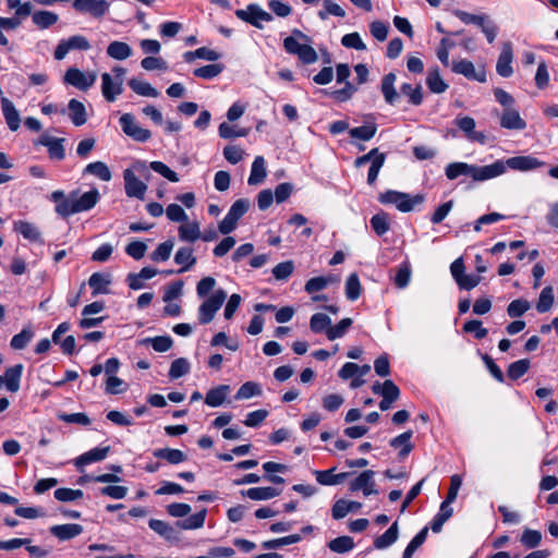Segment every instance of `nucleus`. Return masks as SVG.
Wrapping results in <instances>:
<instances>
[{
    "label": "nucleus",
    "instance_id": "obj_39",
    "mask_svg": "<svg viewBox=\"0 0 558 558\" xmlns=\"http://www.w3.org/2000/svg\"><path fill=\"white\" fill-rule=\"evenodd\" d=\"M335 469L326 470V471H314V475L316 481L320 485L331 486L340 484L348 475V473H339L333 474Z\"/></svg>",
    "mask_w": 558,
    "mask_h": 558
},
{
    "label": "nucleus",
    "instance_id": "obj_53",
    "mask_svg": "<svg viewBox=\"0 0 558 558\" xmlns=\"http://www.w3.org/2000/svg\"><path fill=\"white\" fill-rule=\"evenodd\" d=\"M530 365L531 363L527 359H522L511 363L507 371L508 377L513 380L521 378L523 375L526 374V372L530 368Z\"/></svg>",
    "mask_w": 558,
    "mask_h": 558
},
{
    "label": "nucleus",
    "instance_id": "obj_43",
    "mask_svg": "<svg viewBox=\"0 0 558 558\" xmlns=\"http://www.w3.org/2000/svg\"><path fill=\"white\" fill-rule=\"evenodd\" d=\"M426 85L429 88V90L435 94L445 93L448 88V84L445 83V81L440 76L438 69L429 71L426 78Z\"/></svg>",
    "mask_w": 558,
    "mask_h": 558
},
{
    "label": "nucleus",
    "instance_id": "obj_23",
    "mask_svg": "<svg viewBox=\"0 0 558 558\" xmlns=\"http://www.w3.org/2000/svg\"><path fill=\"white\" fill-rule=\"evenodd\" d=\"M13 229L15 232L20 233L24 239L31 242H43L41 233L38 227L32 222L25 220L14 221Z\"/></svg>",
    "mask_w": 558,
    "mask_h": 558
},
{
    "label": "nucleus",
    "instance_id": "obj_16",
    "mask_svg": "<svg viewBox=\"0 0 558 558\" xmlns=\"http://www.w3.org/2000/svg\"><path fill=\"white\" fill-rule=\"evenodd\" d=\"M374 475L375 472L372 470L363 471L354 481L351 482L350 490H362L364 496L377 494L378 492L375 489Z\"/></svg>",
    "mask_w": 558,
    "mask_h": 558
},
{
    "label": "nucleus",
    "instance_id": "obj_2",
    "mask_svg": "<svg viewBox=\"0 0 558 558\" xmlns=\"http://www.w3.org/2000/svg\"><path fill=\"white\" fill-rule=\"evenodd\" d=\"M505 173L504 165L495 161L487 166H475L462 161L448 163L445 174L449 180H456L461 175L471 177L475 182H483L497 178Z\"/></svg>",
    "mask_w": 558,
    "mask_h": 558
},
{
    "label": "nucleus",
    "instance_id": "obj_4",
    "mask_svg": "<svg viewBox=\"0 0 558 558\" xmlns=\"http://www.w3.org/2000/svg\"><path fill=\"white\" fill-rule=\"evenodd\" d=\"M311 43L310 36L294 28L292 34L283 39V48L289 54L296 56L303 64H313L318 60V54Z\"/></svg>",
    "mask_w": 558,
    "mask_h": 558
},
{
    "label": "nucleus",
    "instance_id": "obj_42",
    "mask_svg": "<svg viewBox=\"0 0 558 558\" xmlns=\"http://www.w3.org/2000/svg\"><path fill=\"white\" fill-rule=\"evenodd\" d=\"M398 539V524L395 522L383 535L374 541L377 549H385L391 546Z\"/></svg>",
    "mask_w": 558,
    "mask_h": 558
},
{
    "label": "nucleus",
    "instance_id": "obj_59",
    "mask_svg": "<svg viewBox=\"0 0 558 558\" xmlns=\"http://www.w3.org/2000/svg\"><path fill=\"white\" fill-rule=\"evenodd\" d=\"M174 243L172 240H168L159 244L156 250L151 253L150 258L154 262H166L170 258Z\"/></svg>",
    "mask_w": 558,
    "mask_h": 558
},
{
    "label": "nucleus",
    "instance_id": "obj_32",
    "mask_svg": "<svg viewBox=\"0 0 558 558\" xmlns=\"http://www.w3.org/2000/svg\"><path fill=\"white\" fill-rule=\"evenodd\" d=\"M207 509L203 508L201 511L179 521L177 526L181 530H198L205 524Z\"/></svg>",
    "mask_w": 558,
    "mask_h": 558
},
{
    "label": "nucleus",
    "instance_id": "obj_57",
    "mask_svg": "<svg viewBox=\"0 0 558 558\" xmlns=\"http://www.w3.org/2000/svg\"><path fill=\"white\" fill-rule=\"evenodd\" d=\"M53 495L54 498L61 502H70L83 498L84 493L81 489L62 487L57 488Z\"/></svg>",
    "mask_w": 558,
    "mask_h": 558
},
{
    "label": "nucleus",
    "instance_id": "obj_31",
    "mask_svg": "<svg viewBox=\"0 0 558 558\" xmlns=\"http://www.w3.org/2000/svg\"><path fill=\"white\" fill-rule=\"evenodd\" d=\"M396 80H397V76L392 72L386 74L381 80L380 89H381L383 96L385 98V101L389 105H393L399 97V95L395 88Z\"/></svg>",
    "mask_w": 558,
    "mask_h": 558
},
{
    "label": "nucleus",
    "instance_id": "obj_28",
    "mask_svg": "<svg viewBox=\"0 0 558 558\" xmlns=\"http://www.w3.org/2000/svg\"><path fill=\"white\" fill-rule=\"evenodd\" d=\"M111 282L112 277L108 272H94L88 279V284L94 294L108 293Z\"/></svg>",
    "mask_w": 558,
    "mask_h": 558
},
{
    "label": "nucleus",
    "instance_id": "obj_52",
    "mask_svg": "<svg viewBox=\"0 0 558 558\" xmlns=\"http://www.w3.org/2000/svg\"><path fill=\"white\" fill-rule=\"evenodd\" d=\"M34 337V331L31 327H25L21 332L13 336L10 345L14 350L24 349Z\"/></svg>",
    "mask_w": 558,
    "mask_h": 558
},
{
    "label": "nucleus",
    "instance_id": "obj_54",
    "mask_svg": "<svg viewBox=\"0 0 558 558\" xmlns=\"http://www.w3.org/2000/svg\"><path fill=\"white\" fill-rule=\"evenodd\" d=\"M554 290L551 287H545L538 298L536 310L539 313L548 312L554 304Z\"/></svg>",
    "mask_w": 558,
    "mask_h": 558
},
{
    "label": "nucleus",
    "instance_id": "obj_33",
    "mask_svg": "<svg viewBox=\"0 0 558 558\" xmlns=\"http://www.w3.org/2000/svg\"><path fill=\"white\" fill-rule=\"evenodd\" d=\"M229 391V385H220L213 388L206 393L205 403L213 408L220 407L225 402Z\"/></svg>",
    "mask_w": 558,
    "mask_h": 558
},
{
    "label": "nucleus",
    "instance_id": "obj_25",
    "mask_svg": "<svg viewBox=\"0 0 558 558\" xmlns=\"http://www.w3.org/2000/svg\"><path fill=\"white\" fill-rule=\"evenodd\" d=\"M148 526L158 535L163 537L167 541H178L179 539V532L177 527L170 525L168 522L158 520V519H150L148 522Z\"/></svg>",
    "mask_w": 558,
    "mask_h": 558
},
{
    "label": "nucleus",
    "instance_id": "obj_46",
    "mask_svg": "<svg viewBox=\"0 0 558 558\" xmlns=\"http://www.w3.org/2000/svg\"><path fill=\"white\" fill-rule=\"evenodd\" d=\"M400 92L402 95L409 97V102L413 106H420L423 102V90L421 85L413 87L409 83H403L400 87Z\"/></svg>",
    "mask_w": 558,
    "mask_h": 558
},
{
    "label": "nucleus",
    "instance_id": "obj_44",
    "mask_svg": "<svg viewBox=\"0 0 558 558\" xmlns=\"http://www.w3.org/2000/svg\"><path fill=\"white\" fill-rule=\"evenodd\" d=\"M377 132V125L374 122L366 123L362 126L353 128L349 130V134L352 138L361 141L372 140Z\"/></svg>",
    "mask_w": 558,
    "mask_h": 558
},
{
    "label": "nucleus",
    "instance_id": "obj_56",
    "mask_svg": "<svg viewBox=\"0 0 558 558\" xmlns=\"http://www.w3.org/2000/svg\"><path fill=\"white\" fill-rule=\"evenodd\" d=\"M371 226L377 235L385 234L389 228V217L386 213H378L371 218Z\"/></svg>",
    "mask_w": 558,
    "mask_h": 558
},
{
    "label": "nucleus",
    "instance_id": "obj_15",
    "mask_svg": "<svg viewBox=\"0 0 558 558\" xmlns=\"http://www.w3.org/2000/svg\"><path fill=\"white\" fill-rule=\"evenodd\" d=\"M204 301L199 306V314H216L227 299V292L219 288L213 291L211 294L203 298Z\"/></svg>",
    "mask_w": 558,
    "mask_h": 558
},
{
    "label": "nucleus",
    "instance_id": "obj_19",
    "mask_svg": "<svg viewBox=\"0 0 558 558\" xmlns=\"http://www.w3.org/2000/svg\"><path fill=\"white\" fill-rule=\"evenodd\" d=\"M101 92L107 101H114L117 97L123 92L122 81H114V78L109 73H102Z\"/></svg>",
    "mask_w": 558,
    "mask_h": 558
},
{
    "label": "nucleus",
    "instance_id": "obj_51",
    "mask_svg": "<svg viewBox=\"0 0 558 558\" xmlns=\"http://www.w3.org/2000/svg\"><path fill=\"white\" fill-rule=\"evenodd\" d=\"M428 534V529L425 526L423 527L408 544L403 551L402 558H412L415 550L423 545V543L426 541Z\"/></svg>",
    "mask_w": 558,
    "mask_h": 558
},
{
    "label": "nucleus",
    "instance_id": "obj_62",
    "mask_svg": "<svg viewBox=\"0 0 558 558\" xmlns=\"http://www.w3.org/2000/svg\"><path fill=\"white\" fill-rule=\"evenodd\" d=\"M294 270V264L292 260H286L282 263H279L272 268V275L274 277L279 281L287 280Z\"/></svg>",
    "mask_w": 558,
    "mask_h": 558
},
{
    "label": "nucleus",
    "instance_id": "obj_11",
    "mask_svg": "<svg viewBox=\"0 0 558 558\" xmlns=\"http://www.w3.org/2000/svg\"><path fill=\"white\" fill-rule=\"evenodd\" d=\"M451 70L454 73L463 75L471 81H476L480 83H485L487 81L485 68L481 66L480 69H476L473 62L466 59L453 61L451 64Z\"/></svg>",
    "mask_w": 558,
    "mask_h": 558
},
{
    "label": "nucleus",
    "instance_id": "obj_10",
    "mask_svg": "<svg viewBox=\"0 0 558 558\" xmlns=\"http://www.w3.org/2000/svg\"><path fill=\"white\" fill-rule=\"evenodd\" d=\"M120 125L122 131L130 137H132L136 142L144 143L148 141L151 136L149 130L143 129L135 121V118L131 113H124L120 117Z\"/></svg>",
    "mask_w": 558,
    "mask_h": 558
},
{
    "label": "nucleus",
    "instance_id": "obj_55",
    "mask_svg": "<svg viewBox=\"0 0 558 558\" xmlns=\"http://www.w3.org/2000/svg\"><path fill=\"white\" fill-rule=\"evenodd\" d=\"M218 133L221 138L229 140L235 137H244L248 134L247 129H236L227 122H222L218 128Z\"/></svg>",
    "mask_w": 558,
    "mask_h": 558
},
{
    "label": "nucleus",
    "instance_id": "obj_61",
    "mask_svg": "<svg viewBox=\"0 0 558 558\" xmlns=\"http://www.w3.org/2000/svg\"><path fill=\"white\" fill-rule=\"evenodd\" d=\"M520 542L526 548H536L542 542V533L536 530L525 529L521 535Z\"/></svg>",
    "mask_w": 558,
    "mask_h": 558
},
{
    "label": "nucleus",
    "instance_id": "obj_3",
    "mask_svg": "<svg viewBox=\"0 0 558 558\" xmlns=\"http://www.w3.org/2000/svg\"><path fill=\"white\" fill-rule=\"evenodd\" d=\"M311 43L310 36L294 28L292 34L283 39V48L289 54L296 56L303 64H313L318 60V54Z\"/></svg>",
    "mask_w": 558,
    "mask_h": 558
},
{
    "label": "nucleus",
    "instance_id": "obj_45",
    "mask_svg": "<svg viewBox=\"0 0 558 558\" xmlns=\"http://www.w3.org/2000/svg\"><path fill=\"white\" fill-rule=\"evenodd\" d=\"M317 15L322 21H326L329 15L344 17L345 11L339 4L332 2V0H324L323 9L318 11Z\"/></svg>",
    "mask_w": 558,
    "mask_h": 558
},
{
    "label": "nucleus",
    "instance_id": "obj_26",
    "mask_svg": "<svg viewBox=\"0 0 558 558\" xmlns=\"http://www.w3.org/2000/svg\"><path fill=\"white\" fill-rule=\"evenodd\" d=\"M281 494V489L266 486V487H252L246 490H242L241 495L247 497L251 500H269Z\"/></svg>",
    "mask_w": 558,
    "mask_h": 558
},
{
    "label": "nucleus",
    "instance_id": "obj_36",
    "mask_svg": "<svg viewBox=\"0 0 558 558\" xmlns=\"http://www.w3.org/2000/svg\"><path fill=\"white\" fill-rule=\"evenodd\" d=\"M107 54L114 60H125L132 56V48L124 41L114 40L107 47Z\"/></svg>",
    "mask_w": 558,
    "mask_h": 558
},
{
    "label": "nucleus",
    "instance_id": "obj_21",
    "mask_svg": "<svg viewBox=\"0 0 558 558\" xmlns=\"http://www.w3.org/2000/svg\"><path fill=\"white\" fill-rule=\"evenodd\" d=\"M110 451V447H96L93 448L85 453L77 457L74 461V464L77 469H81L84 465L92 464L94 462L102 461L107 458Z\"/></svg>",
    "mask_w": 558,
    "mask_h": 558
},
{
    "label": "nucleus",
    "instance_id": "obj_50",
    "mask_svg": "<svg viewBox=\"0 0 558 558\" xmlns=\"http://www.w3.org/2000/svg\"><path fill=\"white\" fill-rule=\"evenodd\" d=\"M223 71V65L220 63H213L197 68L193 71L196 77L204 80H213Z\"/></svg>",
    "mask_w": 558,
    "mask_h": 558
},
{
    "label": "nucleus",
    "instance_id": "obj_64",
    "mask_svg": "<svg viewBox=\"0 0 558 558\" xmlns=\"http://www.w3.org/2000/svg\"><path fill=\"white\" fill-rule=\"evenodd\" d=\"M341 44L345 48H352V49H355V50H359V51L366 50V45L362 40V38H361L359 33L345 34L341 38Z\"/></svg>",
    "mask_w": 558,
    "mask_h": 558
},
{
    "label": "nucleus",
    "instance_id": "obj_37",
    "mask_svg": "<svg viewBox=\"0 0 558 558\" xmlns=\"http://www.w3.org/2000/svg\"><path fill=\"white\" fill-rule=\"evenodd\" d=\"M174 262L182 266L179 270L181 274L187 271L192 266H194L196 257L193 255V250L191 247H181L174 255Z\"/></svg>",
    "mask_w": 558,
    "mask_h": 558
},
{
    "label": "nucleus",
    "instance_id": "obj_9",
    "mask_svg": "<svg viewBox=\"0 0 558 558\" xmlns=\"http://www.w3.org/2000/svg\"><path fill=\"white\" fill-rule=\"evenodd\" d=\"M95 73H84L77 68H69L63 76V82L81 90H87L96 82Z\"/></svg>",
    "mask_w": 558,
    "mask_h": 558
},
{
    "label": "nucleus",
    "instance_id": "obj_40",
    "mask_svg": "<svg viewBox=\"0 0 558 558\" xmlns=\"http://www.w3.org/2000/svg\"><path fill=\"white\" fill-rule=\"evenodd\" d=\"M130 88L140 96L157 98L159 92L153 87L149 83L138 80L131 78L129 81Z\"/></svg>",
    "mask_w": 558,
    "mask_h": 558
},
{
    "label": "nucleus",
    "instance_id": "obj_18",
    "mask_svg": "<svg viewBox=\"0 0 558 558\" xmlns=\"http://www.w3.org/2000/svg\"><path fill=\"white\" fill-rule=\"evenodd\" d=\"M64 138L52 137L48 134H41L38 144L47 147L49 157L56 160H63L65 157L64 153Z\"/></svg>",
    "mask_w": 558,
    "mask_h": 558
},
{
    "label": "nucleus",
    "instance_id": "obj_8",
    "mask_svg": "<svg viewBox=\"0 0 558 558\" xmlns=\"http://www.w3.org/2000/svg\"><path fill=\"white\" fill-rule=\"evenodd\" d=\"M90 44L86 37L82 35H74L68 39H61L57 45L53 57L56 60H63L71 50H89Z\"/></svg>",
    "mask_w": 558,
    "mask_h": 558
},
{
    "label": "nucleus",
    "instance_id": "obj_20",
    "mask_svg": "<svg viewBox=\"0 0 558 558\" xmlns=\"http://www.w3.org/2000/svg\"><path fill=\"white\" fill-rule=\"evenodd\" d=\"M84 531V527L81 524L76 523H66L52 525L49 529V532L57 537L59 541H69L78 535H81Z\"/></svg>",
    "mask_w": 558,
    "mask_h": 558
},
{
    "label": "nucleus",
    "instance_id": "obj_58",
    "mask_svg": "<svg viewBox=\"0 0 558 558\" xmlns=\"http://www.w3.org/2000/svg\"><path fill=\"white\" fill-rule=\"evenodd\" d=\"M190 372V363L184 357H179L171 363L169 369V377L171 379H178Z\"/></svg>",
    "mask_w": 558,
    "mask_h": 558
},
{
    "label": "nucleus",
    "instance_id": "obj_29",
    "mask_svg": "<svg viewBox=\"0 0 558 558\" xmlns=\"http://www.w3.org/2000/svg\"><path fill=\"white\" fill-rule=\"evenodd\" d=\"M157 274V270L151 267H144L140 272H131L128 275L126 282L133 290H140L144 288V282L151 279Z\"/></svg>",
    "mask_w": 558,
    "mask_h": 558
},
{
    "label": "nucleus",
    "instance_id": "obj_41",
    "mask_svg": "<svg viewBox=\"0 0 558 558\" xmlns=\"http://www.w3.org/2000/svg\"><path fill=\"white\" fill-rule=\"evenodd\" d=\"M412 435H413L412 430H407L390 440L391 447H393V448L402 447L401 451L399 452V456L401 458L407 457L413 449V446L410 441L412 438Z\"/></svg>",
    "mask_w": 558,
    "mask_h": 558
},
{
    "label": "nucleus",
    "instance_id": "obj_49",
    "mask_svg": "<svg viewBox=\"0 0 558 558\" xmlns=\"http://www.w3.org/2000/svg\"><path fill=\"white\" fill-rule=\"evenodd\" d=\"M260 395H262V388H260L259 384H257L255 381H246L239 388L234 398L236 400H245V399H250L252 397L260 396Z\"/></svg>",
    "mask_w": 558,
    "mask_h": 558
},
{
    "label": "nucleus",
    "instance_id": "obj_48",
    "mask_svg": "<svg viewBox=\"0 0 558 558\" xmlns=\"http://www.w3.org/2000/svg\"><path fill=\"white\" fill-rule=\"evenodd\" d=\"M179 238L182 241L195 242L201 238V230L197 222L181 225L179 228Z\"/></svg>",
    "mask_w": 558,
    "mask_h": 558
},
{
    "label": "nucleus",
    "instance_id": "obj_12",
    "mask_svg": "<svg viewBox=\"0 0 558 558\" xmlns=\"http://www.w3.org/2000/svg\"><path fill=\"white\" fill-rule=\"evenodd\" d=\"M73 8L80 13L100 19L109 11L110 3L106 0H74Z\"/></svg>",
    "mask_w": 558,
    "mask_h": 558
},
{
    "label": "nucleus",
    "instance_id": "obj_34",
    "mask_svg": "<svg viewBox=\"0 0 558 558\" xmlns=\"http://www.w3.org/2000/svg\"><path fill=\"white\" fill-rule=\"evenodd\" d=\"M70 119L75 126H81L87 121V113L83 102L71 99L68 105Z\"/></svg>",
    "mask_w": 558,
    "mask_h": 558
},
{
    "label": "nucleus",
    "instance_id": "obj_35",
    "mask_svg": "<svg viewBox=\"0 0 558 558\" xmlns=\"http://www.w3.org/2000/svg\"><path fill=\"white\" fill-rule=\"evenodd\" d=\"M153 454L155 458L163 459L170 464H179L186 460V454L183 451L172 448H159L154 450Z\"/></svg>",
    "mask_w": 558,
    "mask_h": 558
},
{
    "label": "nucleus",
    "instance_id": "obj_14",
    "mask_svg": "<svg viewBox=\"0 0 558 558\" xmlns=\"http://www.w3.org/2000/svg\"><path fill=\"white\" fill-rule=\"evenodd\" d=\"M513 48L512 44L507 41L502 44L500 54L496 63V72L501 77H510L513 74L512 68Z\"/></svg>",
    "mask_w": 558,
    "mask_h": 558
},
{
    "label": "nucleus",
    "instance_id": "obj_5",
    "mask_svg": "<svg viewBox=\"0 0 558 558\" xmlns=\"http://www.w3.org/2000/svg\"><path fill=\"white\" fill-rule=\"evenodd\" d=\"M425 197L423 194L411 195L408 193L388 190L381 193L378 201L384 205H395L396 208L402 213H410L414 210L417 205L423 204Z\"/></svg>",
    "mask_w": 558,
    "mask_h": 558
},
{
    "label": "nucleus",
    "instance_id": "obj_6",
    "mask_svg": "<svg viewBox=\"0 0 558 558\" xmlns=\"http://www.w3.org/2000/svg\"><path fill=\"white\" fill-rule=\"evenodd\" d=\"M146 168L145 162L137 161L133 169L128 168L123 171L124 190L129 197L144 199L147 185L135 175V171L143 172Z\"/></svg>",
    "mask_w": 558,
    "mask_h": 558
},
{
    "label": "nucleus",
    "instance_id": "obj_27",
    "mask_svg": "<svg viewBox=\"0 0 558 558\" xmlns=\"http://www.w3.org/2000/svg\"><path fill=\"white\" fill-rule=\"evenodd\" d=\"M59 21V15L48 10H37L32 14V22L38 29H48Z\"/></svg>",
    "mask_w": 558,
    "mask_h": 558
},
{
    "label": "nucleus",
    "instance_id": "obj_47",
    "mask_svg": "<svg viewBox=\"0 0 558 558\" xmlns=\"http://www.w3.org/2000/svg\"><path fill=\"white\" fill-rule=\"evenodd\" d=\"M331 551L337 554H344L353 549L354 541L350 536H339L328 543Z\"/></svg>",
    "mask_w": 558,
    "mask_h": 558
},
{
    "label": "nucleus",
    "instance_id": "obj_13",
    "mask_svg": "<svg viewBox=\"0 0 558 558\" xmlns=\"http://www.w3.org/2000/svg\"><path fill=\"white\" fill-rule=\"evenodd\" d=\"M499 161L504 165L505 172L507 171V168H510L515 171L525 172V171L535 170V169H538V168L545 166L544 161H542L533 156H515V157L508 158L506 161H504V160H499Z\"/></svg>",
    "mask_w": 558,
    "mask_h": 558
},
{
    "label": "nucleus",
    "instance_id": "obj_60",
    "mask_svg": "<svg viewBox=\"0 0 558 558\" xmlns=\"http://www.w3.org/2000/svg\"><path fill=\"white\" fill-rule=\"evenodd\" d=\"M361 282L359 276L351 274L345 282V295L349 300L355 301L361 294Z\"/></svg>",
    "mask_w": 558,
    "mask_h": 558
},
{
    "label": "nucleus",
    "instance_id": "obj_1",
    "mask_svg": "<svg viewBox=\"0 0 558 558\" xmlns=\"http://www.w3.org/2000/svg\"><path fill=\"white\" fill-rule=\"evenodd\" d=\"M50 198L56 203V213L63 218H68L93 209L100 199V193L97 189L83 194L78 190H74L65 195L63 191L58 190L51 193Z\"/></svg>",
    "mask_w": 558,
    "mask_h": 558
},
{
    "label": "nucleus",
    "instance_id": "obj_38",
    "mask_svg": "<svg viewBox=\"0 0 558 558\" xmlns=\"http://www.w3.org/2000/svg\"><path fill=\"white\" fill-rule=\"evenodd\" d=\"M84 174H92L101 181L108 182L111 180L112 174L109 167L102 161H95L88 163L84 169Z\"/></svg>",
    "mask_w": 558,
    "mask_h": 558
},
{
    "label": "nucleus",
    "instance_id": "obj_63",
    "mask_svg": "<svg viewBox=\"0 0 558 558\" xmlns=\"http://www.w3.org/2000/svg\"><path fill=\"white\" fill-rule=\"evenodd\" d=\"M352 319L349 317L343 318L339 324L336 326H330V328L327 330V338L329 340H335L338 338H341L347 330L351 327Z\"/></svg>",
    "mask_w": 558,
    "mask_h": 558
},
{
    "label": "nucleus",
    "instance_id": "obj_30",
    "mask_svg": "<svg viewBox=\"0 0 558 558\" xmlns=\"http://www.w3.org/2000/svg\"><path fill=\"white\" fill-rule=\"evenodd\" d=\"M267 177V170H266V161L264 157L257 156L255 157L252 167H251V173L247 180V183L250 185H258L264 182V180Z\"/></svg>",
    "mask_w": 558,
    "mask_h": 558
},
{
    "label": "nucleus",
    "instance_id": "obj_22",
    "mask_svg": "<svg viewBox=\"0 0 558 558\" xmlns=\"http://www.w3.org/2000/svg\"><path fill=\"white\" fill-rule=\"evenodd\" d=\"M1 110L8 128L15 132L20 129L21 117L14 104L7 97L1 98Z\"/></svg>",
    "mask_w": 558,
    "mask_h": 558
},
{
    "label": "nucleus",
    "instance_id": "obj_17",
    "mask_svg": "<svg viewBox=\"0 0 558 558\" xmlns=\"http://www.w3.org/2000/svg\"><path fill=\"white\" fill-rule=\"evenodd\" d=\"M499 124L502 129L522 131L526 128L525 120L520 116V112L515 108H508L502 110Z\"/></svg>",
    "mask_w": 558,
    "mask_h": 558
},
{
    "label": "nucleus",
    "instance_id": "obj_24",
    "mask_svg": "<svg viewBox=\"0 0 558 558\" xmlns=\"http://www.w3.org/2000/svg\"><path fill=\"white\" fill-rule=\"evenodd\" d=\"M23 368L22 364H16L5 369L4 376L2 377L4 380L3 385L8 391L17 392L20 390Z\"/></svg>",
    "mask_w": 558,
    "mask_h": 558
},
{
    "label": "nucleus",
    "instance_id": "obj_7",
    "mask_svg": "<svg viewBox=\"0 0 558 558\" xmlns=\"http://www.w3.org/2000/svg\"><path fill=\"white\" fill-rule=\"evenodd\" d=\"M235 15L241 21L246 22L258 29L263 28L262 22L272 21V15L257 3H251L245 9L236 10Z\"/></svg>",
    "mask_w": 558,
    "mask_h": 558
}]
</instances>
